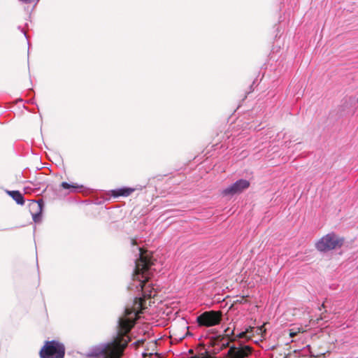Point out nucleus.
<instances>
[{"label":"nucleus","mask_w":358,"mask_h":358,"mask_svg":"<svg viewBox=\"0 0 358 358\" xmlns=\"http://www.w3.org/2000/svg\"><path fill=\"white\" fill-rule=\"evenodd\" d=\"M140 257L136 261V266L134 273L133 274V279L137 280L140 282V286L143 292V297L136 298L131 308H127L125 310V315L124 317H120L119 321L122 319H127L134 322L135 324L136 318L130 317L131 314L136 317L139 313L145 308V299L155 297L156 292L153 288L150 289L146 287V283L150 279L149 270L153 264L152 257L148 253L147 250L139 248Z\"/></svg>","instance_id":"nucleus-1"},{"label":"nucleus","mask_w":358,"mask_h":358,"mask_svg":"<svg viewBox=\"0 0 358 358\" xmlns=\"http://www.w3.org/2000/svg\"><path fill=\"white\" fill-rule=\"evenodd\" d=\"M133 327L134 322L127 319L120 320L116 336L104 346L96 348L94 355L97 358H120L130 341L128 334Z\"/></svg>","instance_id":"nucleus-2"},{"label":"nucleus","mask_w":358,"mask_h":358,"mask_svg":"<svg viewBox=\"0 0 358 358\" xmlns=\"http://www.w3.org/2000/svg\"><path fill=\"white\" fill-rule=\"evenodd\" d=\"M64 355V345L54 340L46 341L39 352L41 358H63Z\"/></svg>","instance_id":"nucleus-3"},{"label":"nucleus","mask_w":358,"mask_h":358,"mask_svg":"<svg viewBox=\"0 0 358 358\" xmlns=\"http://www.w3.org/2000/svg\"><path fill=\"white\" fill-rule=\"evenodd\" d=\"M343 243V238L338 236L334 233H329L322 237L315 243V248L319 251L326 252L341 248Z\"/></svg>","instance_id":"nucleus-4"},{"label":"nucleus","mask_w":358,"mask_h":358,"mask_svg":"<svg viewBox=\"0 0 358 358\" xmlns=\"http://www.w3.org/2000/svg\"><path fill=\"white\" fill-rule=\"evenodd\" d=\"M222 313L221 311H205L196 317V322L200 327H213L220 323Z\"/></svg>","instance_id":"nucleus-5"},{"label":"nucleus","mask_w":358,"mask_h":358,"mask_svg":"<svg viewBox=\"0 0 358 358\" xmlns=\"http://www.w3.org/2000/svg\"><path fill=\"white\" fill-rule=\"evenodd\" d=\"M249 187L250 182L248 180L241 179L224 189L222 191V195L224 196H232L235 194H239Z\"/></svg>","instance_id":"nucleus-6"},{"label":"nucleus","mask_w":358,"mask_h":358,"mask_svg":"<svg viewBox=\"0 0 358 358\" xmlns=\"http://www.w3.org/2000/svg\"><path fill=\"white\" fill-rule=\"evenodd\" d=\"M252 352V348L248 345L236 348L231 346L228 351L229 358H245L249 356Z\"/></svg>","instance_id":"nucleus-7"},{"label":"nucleus","mask_w":358,"mask_h":358,"mask_svg":"<svg viewBox=\"0 0 358 358\" xmlns=\"http://www.w3.org/2000/svg\"><path fill=\"white\" fill-rule=\"evenodd\" d=\"M135 191V189L131 187H123L113 191V195L120 196H128Z\"/></svg>","instance_id":"nucleus-8"},{"label":"nucleus","mask_w":358,"mask_h":358,"mask_svg":"<svg viewBox=\"0 0 358 358\" xmlns=\"http://www.w3.org/2000/svg\"><path fill=\"white\" fill-rule=\"evenodd\" d=\"M6 192L17 204L23 205L24 203V197L19 191H7Z\"/></svg>","instance_id":"nucleus-9"},{"label":"nucleus","mask_w":358,"mask_h":358,"mask_svg":"<svg viewBox=\"0 0 358 358\" xmlns=\"http://www.w3.org/2000/svg\"><path fill=\"white\" fill-rule=\"evenodd\" d=\"M234 334V331H231V334H227L225 336H222L220 339V342H222V345L223 348L229 347V343L236 341V338H229V336Z\"/></svg>","instance_id":"nucleus-10"},{"label":"nucleus","mask_w":358,"mask_h":358,"mask_svg":"<svg viewBox=\"0 0 358 358\" xmlns=\"http://www.w3.org/2000/svg\"><path fill=\"white\" fill-rule=\"evenodd\" d=\"M61 187L64 189H68L71 190H75L76 189H78L79 187H82V186H80L76 183L69 184L66 182H62L61 184Z\"/></svg>","instance_id":"nucleus-11"},{"label":"nucleus","mask_w":358,"mask_h":358,"mask_svg":"<svg viewBox=\"0 0 358 358\" xmlns=\"http://www.w3.org/2000/svg\"><path fill=\"white\" fill-rule=\"evenodd\" d=\"M306 330L303 327L293 328L289 330V335L291 338L294 337L299 333H303Z\"/></svg>","instance_id":"nucleus-12"},{"label":"nucleus","mask_w":358,"mask_h":358,"mask_svg":"<svg viewBox=\"0 0 358 358\" xmlns=\"http://www.w3.org/2000/svg\"><path fill=\"white\" fill-rule=\"evenodd\" d=\"M329 350L327 349H320L319 350L316 351V355H315V357H320V356H322V355H324L326 354V352H328Z\"/></svg>","instance_id":"nucleus-13"},{"label":"nucleus","mask_w":358,"mask_h":358,"mask_svg":"<svg viewBox=\"0 0 358 358\" xmlns=\"http://www.w3.org/2000/svg\"><path fill=\"white\" fill-rule=\"evenodd\" d=\"M248 333H249V331L245 330V331H243V332L238 334V335H236V336L234 338H236V340L237 338H245L246 336V334H248Z\"/></svg>","instance_id":"nucleus-14"},{"label":"nucleus","mask_w":358,"mask_h":358,"mask_svg":"<svg viewBox=\"0 0 358 358\" xmlns=\"http://www.w3.org/2000/svg\"><path fill=\"white\" fill-rule=\"evenodd\" d=\"M265 332H266V329H264V325H262V327H258L257 329V334L258 335H259V334L262 335L263 334H265Z\"/></svg>","instance_id":"nucleus-15"},{"label":"nucleus","mask_w":358,"mask_h":358,"mask_svg":"<svg viewBox=\"0 0 358 358\" xmlns=\"http://www.w3.org/2000/svg\"><path fill=\"white\" fill-rule=\"evenodd\" d=\"M33 219L34 222H38L40 220V214H34L33 215Z\"/></svg>","instance_id":"nucleus-16"},{"label":"nucleus","mask_w":358,"mask_h":358,"mask_svg":"<svg viewBox=\"0 0 358 358\" xmlns=\"http://www.w3.org/2000/svg\"><path fill=\"white\" fill-rule=\"evenodd\" d=\"M246 301H247V300H246L245 297V296H242V297L241 298V299H237V300L236 301V303H243L245 302Z\"/></svg>","instance_id":"nucleus-17"},{"label":"nucleus","mask_w":358,"mask_h":358,"mask_svg":"<svg viewBox=\"0 0 358 358\" xmlns=\"http://www.w3.org/2000/svg\"><path fill=\"white\" fill-rule=\"evenodd\" d=\"M253 329H254V327H250L249 328L246 329V330H248L249 333H251Z\"/></svg>","instance_id":"nucleus-18"},{"label":"nucleus","mask_w":358,"mask_h":358,"mask_svg":"<svg viewBox=\"0 0 358 358\" xmlns=\"http://www.w3.org/2000/svg\"><path fill=\"white\" fill-rule=\"evenodd\" d=\"M131 243H132V245H136V244H137V242H136V241L135 239H132V240H131Z\"/></svg>","instance_id":"nucleus-19"},{"label":"nucleus","mask_w":358,"mask_h":358,"mask_svg":"<svg viewBox=\"0 0 358 358\" xmlns=\"http://www.w3.org/2000/svg\"><path fill=\"white\" fill-rule=\"evenodd\" d=\"M324 307H325V306H324V303H323L322 304V308H324Z\"/></svg>","instance_id":"nucleus-20"},{"label":"nucleus","mask_w":358,"mask_h":358,"mask_svg":"<svg viewBox=\"0 0 358 358\" xmlns=\"http://www.w3.org/2000/svg\"><path fill=\"white\" fill-rule=\"evenodd\" d=\"M324 317H320V320H323ZM317 320H319V319H317Z\"/></svg>","instance_id":"nucleus-21"},{"label":"nucleus","mask_w":358,"mask_h":358,"mask_svg":"<svg viewBox=\"0 0 358 358\" xmlns=\"http://www.w3.org/2000/svg\"><path fill=\"white\" fill-rule=\"evenodd\" d=\"M140 342H141L140 341H138V342L136 343V344H138H138L140 343Z\"/></svg>","instance_id":"nucleus-22"}]
</instances>
